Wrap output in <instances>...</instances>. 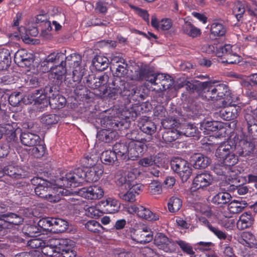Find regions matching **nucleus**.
Here are the masks:
<instances>
[{
	"mask_svg": "<svg viewBox=\"0 0 257 257\" xmlns=\"http://www.w3.org/2000/svg\"><path fill=\"white\" fill-rule=\"evenodd\" d=\"M154 72L149 67L145 66L140 68L139 70L135 71L132 79L136 81L145 80L151 83L153 77Z\"/></svg>",
	"mask_w": 257,
	"mask_h": 257,
	"instance_id": "4be33fe9",
	"label": "nucleus"
},
{
	"mask_svg": "<svg viewBox=\"0 0 257 257\" xmlns=\"http://www.w3.org/2000/svg\"><path fill=\"white\" fill-rule=\"evenodd\" d=\"M245 11L244 5L240 2L236 3L233 8V14L235 16L237 21L243 17V14Z\"/></svg>",
	"mask_w": 257,
	"mask_h": 257,
	"instance_id": "4d7b16f0",
	"label": "nucleus"
},
{
	"mask_svg": "<svg viewBox=\"0 0 257 257\" xmlns=\"http://www.w3.org/2000/svg\"><path fill=\"white\" fill-rule=\"evenodd\" d=\"M151 26L158 31H168L172 28L173 22L169 18H164L160 21H158L156 16L153 15L151 18Z\"/></svg>",
	"mask_w": 257,
	"mask_h": 257,
	"instance_id": "393cba45",
	"label": "nucleus"
},
{
	"mask_svg": "<svg viewBox=\"0 0 257 257\" xmlns=\"http://www.w3.org/2000/svg\"><path fill=\"white\" fill-rule=\"evenodd\" d=\"M103 170L101 166H96L88 168L85 171L84 181L87 182H95L97 181L102 176Z\"/></svg>",
	"mask_w": 257,
	"mask_h": 257,
	"instance_id": "a878e982",
	"label": "nucleus"
},
{
	"mask_svg": "<svg viewBox=\"0 0 257 257\" xmlns=\"http://www.w3.org/2000/svg\"><path fill=\"white\" fill-rule=\"evenodd\" d=\"M186 111L187 112V115L193 118L199 116L201 113L200 107L194 103H191L187 106Z\"/></svg>",
	"mask_w": 257,
	"mask_h": 257,
	"instance_id": "0e129e2a",
	"label": "nucleus"
},
{
	"mask_svg": "<svg viewBox=\"0 0 257 257\" xmlns=\"http://www.w3.org/2000/svg\"><path fill=\"white\" fill-rule=\"evenodd\" d=\"M51 246H56L57 253H62L73 246L72 241L67 238H51L49 242Z\"/></svg>",
	"mask_w": 257,
	"mask_h": 257,
	"instance_id": "b1692460",
	"label": "nucleus"
},
{
	"mask_svg": "<svg viewBox=\"0 0 257 257\" xmlns=\"http://www.w3.org/2000/svg\"><path fill=\"white\" fill-rule=\"evenodd\" d=\"M137 215L141 218L152 222L157 221L160 218V215L158 213H154L143 206H139Z\"/></svg>",
	"mask_w": 257,
	"mask_h": 257,
	"instance_id": "72a5a7b5",
	"label": "nucleus"
},
{
	"mask_svg": "<svg viewBox=\"0 0 257 257\" xmlns=\"http://www.w3.org/2000/svg\"><path fill=\"white\" fill-rule=\"evenodd\" d=\"M182 31L184 34L193 38L199 37L201 34V30L190 22H185L182 26Z\"/></svg>",
	"mask_w": 257,
	"mask_h": 257,
	"instance_id": "ea45409f",
	"label": "nucleus"
},
{
	"mask_svg": "<svg viewBox=\"0 0 257 257\" xmlns=\"http://www.w3.org/2000/svg\"><path fill=\"white\" fill-rule=\"evenodd\" d=\"M238 115V110L236 107L224 108L219 111L220 116L225 120H233L236 118Z\"/></svg>",
	"mask_w": 257,
	"mask_h": 257,
	"instance_id": "a19ab883",
	"label": "nucleus"
},
{
	"mask_svg": "<svg viewBox=\"0 0 257 257\" xmlns=\"http://www.w3.org/2000/svg\"><path fill=\"white\" fill-rule=\"evenodd\" d=\"M210 32L214 36L222 37L225 35L226 29L222 23L215 22L211 26Z\"/></svg>",
	"mask_w": 257,
	"mask_h": 257,
	"instance_id": "de8ad7c7",
	"label": "nucleus"
},
{
	"mask_svg": "<svg viewBox=\"0 0 257 257\" xmlns=\"http://www.w3.org/2000/svg\"><path fill=\"white\" fill-rule=\"evenodd\" d=\"M178 244L181 251L189 257H196L197 256L192 245L186 241L179 239L176 240V245Z\"/></svg>",
	"mask_w": 257,
	"mask_h": 257,
	"instance_id": "e433bc0d",
	"label": "nucleus"
},
{
	"mask_svg": "<svg viewBox=\"0 0 257 257\" xmlns=\"http://www.w3.org/2000/svg\"><path fill=\"white\" fill-rule=\"evenodd\" d=\"M11 63L10 51L7 49L0 50V70H6Z\"/></svg>",
	"mask_w": 257,
	"mask_h": 257,
	"instance_id": "4c0bfd02",
	"label": "nucleus"
},
{
	"mask_svg": "<svg viewBox=\"0 0 257 257\" xmlns=\"http://www.w3.org/2000/svg\"><path fill=\"white\" fill-rule=\"evenodd\" d=\"M97 161L98 157L96 155L87 153L80 160V163L82 167L88 169L96 166Z\"/></svg>",
	"mask_w": 257,
	"mask_h": 257,
	"instance_id": "c9c22d12",
	"label": "nucleus"
},
{
	"mask_svg": "<svg viewBox=\"0 0 257 257\" xmlns=\"http://www.w3.org/2000/svg\"><path fill=\"white\" fill-rule=\"evenodd\" d=\"M161 124L166 130L177 128L180 125L179 121L176 118L172 117L164 118L161 121Z\"/></svg>",
	"mask_w": 257,
	"mask_h": 257,
	"instance_id": "5fc2aeb1",
	"label": "nucleus"
},
{
	"mask_svg": "<svg viewBox=\"0 0 257 257\" xmlns=\"http://www.w3.org/2000/svg\"><path fill=\"white\" fill-rule=\"evenodd\" d=\"M155 244L160 249L166 252H173L176 251V241L169 238L163 233H158L154 238Z\"/></svg>",
	"mask_w": 257,
	"mask_h": 257,
	"instance_id": "1a4fd4ad",
	"label": "nucleus"
},
{
	"mask_svg": "<svg viewBox=\"0 0 257 257\" xmlns=\"http://www.w3.org/2000/svg\"><path fill=\"white\" fill-rule=\"evenodd\" d=\"M167 205L169 212L175 213L180 209L182 201L179 197L172 196L168 200Z\"/></svg>",
	"mask_w": 257,
	"mask_h": 257,
	"instance_id": "49530a36",
	"label": "nucleus"
},
{
	"mask_svg": "<svg viewBox=\"0 0 257 257\" xmlns=\"http://www.w3.org/2000/svg\"><path fill=\"white\" fill-rule=\"evenodd\" d=\"M116 185L120 188V191L127 190L131 187V181L127 180L125 176H121L116 181Z\"/></svg>",
	"mask_w": 257,
	"mask_h": 257,
	"instance_id": "338daca9",
	"label": "nucleus"
},
{
	"mask_svg": "<svg viewBox=\"0 0 257 257\" xmlns=\"http://www.w3.org/2000/svg\"><path fill=\"white\" fill-rule=\"evenodd\" d=\"M78 194L88 200H97L103 197L104 192L100 186L92 185L80 189Z\"/></svg>",
	"mask_w": 257,
	"mask_h": 257,
	"instance_id": "f8f14e48",
	"label": "nucleus"
},
{
	"mask_svg": "<svg viewBox=\"0 0 257 257\" xmlns=\"http://www.w3.org/2000/svg\"><path fill=\"white\" fill-rule=\"evenodd\" d=\"M184 136L188 137H196L199 138L200 132L194 124L188 123L182 125L181 132Z\"/></svg>",
	"mask_w": 257,
	"mask_h": 257,
	"instance_id": "79ce46f5",
	"label": "nucleus"
},
{
	"mask_svg": "<svg viewBox=\"0 0 257 257\" xmlns=\"http://www.w3.org/2000/svg\"><path fill=\"white\" fill-rule=\"evenodd\" d=\"M236 145V154L240 156L246 157L252 154L255 149L254 142L248 141L247 136L242 133L235 139Z\"/></svg>",
	"mask_w": 257,
	"mask_h": 257,
	"instance_id": "0eeeda50",
	"label": "nucleus"
},
{
	"mask_svg": "<svg viewBox=\"0 0 257 257\" xmlns=\"http://www.w3.org/2000/svg\"><path fill=\"white\" fill-rule=\"evenodd\" d=\"M234 48L235 46L230 44L222 45L218 44L216 56L221 57L222 60H224L226 57L231 54V53H232L233 51L235 50Z\"/></svg>",
	"mask_w": 257,
	"mask_h": 257,
	"instance_id": "37998d69",
	"label": "nucleus"
},
{
	"mask_svg": "<svg viewBox=\"0 0 257 257\" xmlns=\"http://www.w3.org/2000/svg\"><path fill=\"white\" fill-rule=\"evenodd\" d=\"M120 205L118 200L109 197L105 200H102L99 207L104 213L113 214L119 210Z\"/></svg>",
	"mask_w": 257,
	"mask_h": 257,
	"instance_id": "dca6fc26",
	"label": "nucleus"
},
{
	"mask_svg": "<svg viewBox=\"0 0 257 257\" xmlns=\"http://www.w3.org/2000/svg\"><path fill=\"white\" fill-rule=\"evenodd\" d=\"M213 171L218 175L225 176L226 177L231 176V173L233 172V171L229 170L225 166H221L219 165L215 166Z\"/></svg>",
	"mask_w": 257,
	"mask_h": 257,
	"instance_id": "774afa93",
	"label": "nucleus"
},
{
	"mask_svg": "<svg viewBox=\"0 0 257 257\" xmlns=\"http://www.w3.org/2000/svg\"><path fill=\"white\" fill-rule=\"evenodd\" d=\"M23 232L28 237L37 236L40 234V229L35 224H26L22 228Z\"/></svg>",
	"mask_w": 257,
	"mask_h": 257,
	"instance_id": "c03bdc74",
	"label": "nucleus"
},
{
	"mask_svg": "<svg viewBox=\"0 0 257 257\" xmlns=\"http://www.w3.org/2000/svg\"><path fill=\"white\" fill-rule=\"evenodd\" d=\"M141 130L144 133L152 135L157 129L156 125L151 120L147 119L143 121L140 126Z\"/></svg>",
	"mask_w": 257,
	"mask_h": 257,
	"instance_id": "603ef678",
	"label": "nucleus"
},
{
	"mask_svg": "<svg viewBox=\"0 0 257 257\" xmlns=\"http://www.w3.org/2000/svg\"><path fill=\"white\" fill-rule=\"evenodd\" d=\"M92 64L97 71H102L107 68L109 64L108 58L101 55H96L92 60Z\"/></svg>",
	"mask_w": 257,
	"mask_h": 257,
	"instance_id": "58836bf2",
	"label": "nucleus"
},
{
	"mask_svg": "<svg viewBox=\"0 0 257 257\" xmlns=\"http://www.w3.org/2000/svg\"><path fill=\"white\" fill-rule=\"evenodd\" d=\"M213 181L212 176L207 172L197 174L194 178L193 187L196 189L203 188L209 186Z\"/></svg>",
	"mask_w": 257,
	"mask_h": 257,
	"instance_id": "a211bd4d",
	"label": "nucleus"
},
{
	"mask_svg": "<svg viewBox=\"0 0 257 257\" xmlns=\"http://www.w3.org/2000/svg\"><path fill=\"white\" fill-rule=\"evenodd\" d=\"M238 240L241 244L250 248L257 244V239L255 235L250 232H243L238 237Z\"/></svg>",
	"mask_w": 257,
	"mask_h": 257,
	"instance_id": "c756f323",
	"label": "nucleus"
},
{
	"mask_svg": "<svg viewBox=\"0 0 257 257\" xmlns=\"http://www.w3.org/2000/svg\"><path fill=\"white\" fill-rule=\"evenodd\" d=\"M113 151L117 157L121 159L130 160V142L120 141L115 143L113 146Z\"/></svg>",
	"mask_w": 257,
	"mask_h": 257,
	"instance_id": "6ab92c4d",
	"label": "nucleus"
},
{
	"mask_svg": "<svg viewBox=\"0 0 257 257\" xmlns=\"http://www.w3.org/2000/svg\"><path fill=\"white\" fill-rule=\"evenodd\" d=\"M180 136V132L177 128L166 130L162 135V138L166 143H169L176 140Z\"/></svg>",
	"mask_w": 257,
	"mask_h": 257,
	"instance_id": "a18cd8bd",
	"label": "nucleus"
},
{
	"mask_svg": "<svg viewBox=\"0 0 257 257\" xmlns=\"http://www.w3.org/2000/svg\"><path fill=\"white\" fill-rule=\"evenodd\" d=\"M202 127L207 132H219L218 135H222V132L225 133L226 128L224 124L218 121H209L204 120L201 123Z\"/></svg>",
	"mask_w": 257,
	"mask_h": 257,
	"instance_id": "cd10ccee",
	"label": "nucleus"
},
{
	"mask_svg": "<svg viewBox=\"0 0 257 257\" xmlns=\"http://www.w3.org/2000/svg\"><path fill=\"white\" fill-rule=\"evenodd\" d=\"M2 217L6 218L10 228L13 225H19L23 222V219L21 216L14 213H3Z\"/></svg>",
	"mask_w": 257,
	"mask_h": 257,
	"instance_id": "3c124183",
	"label": "nucleus"
},
{
	"mask_svg": "<svg viewBox=\"0 0 257 257\" xmlns=\"http://www.w3.org/2000/svg\"><path fill=\"white\" fill-rule=\"evenodd\" d=\"M64 59H65L67 60H69V57L65 56V54L63 53L60 52V53H56L53 52L50 54L49 55H48L45 59L47 60V61L50 63L51 64L52 63H59L60 62V63H62V62H66L65 61H64Z\"/></svg>",
	"mask_w": 257,
	"mask_h": 257,
	"instance_id": "09e8293b",
	"label": "nucleus"
},
{
	"mask_svg": "<svg viewBox=\"0 0 257 257\" xmlns=\"http://www.w3.org/2000/svg\"><path fill=\"white\" fill-rule=\"evenodd\" d=\"M167 112L165 108L161 105L155 107L153 112L154 119H160L161 121L166 117Z\"/></svg>",
	"mask_w": 257,
	"mask_h": 257,
	"instance_id": "e2e57ef3",
	"label": "nucleus"
},
{
	"mask_svg": "<svg viewBox=\"0 0 257 257\" xmlns=\"http://www.w3.org/2000/svg\"><path fill=\"white\" fill-rule=\"evenodd\" d=\"M111 86L101 87L102 92L100 95L103 98L115 99L118 94L125 97L129 101L130 110H128L129 115H125L126 118L136 117L138 114L143 112V107L146 104L142 102L145 99V96L142 91V88L138 87L132 82H127L124 78L114 77L111 83Z\"/></svg>",
	"mask_w": 257,
	"mask_h": 257,
	"instance_id": "f257e3e1",
	"label": "nucleus"
},
{
	"mask_svg": "<svg viewBox=\"0 0 257 257\" xmlns=\"http://www.w3.org/2000/svg\"><path fill=\"white\" fill-rule=\"evenodd\" d=\"M235 153H236V152H234L221 160L224 165L230 171H232V167L234 166L238 161V157Z\"/></svg>",
	"mask_w": 257,
	"mask_h": 257,
	"instance_id": "864d4df0",
	"label": "nucleus"
},
{
	"mask_svg": "<svg viewBox=\"0 0 257 257\" xmlns=\"http://www.w3.org/2000/svg\"><path fill=\"white\" fill-rule=\"evenodd\" d=\"M202 98L207 100L217 101L222 100L224 105H231L233 102V94L229 86L215 80L205 81Z\"/></svg>",
	"mask_w": 257,
	"mask_h": 257,
	"instance_id": "f03ea898",
	"label": "nucleus"
},
{
	"mask_svg": "<svg viewBox=\"0 0 257 257\" xmlns=\"http://www.w3.org/2000/svg\"><path fill=\"white\" fill-rule=\"evenodd\" d=\"M145 139L140 141L130 142V159L135 160L142 156L147 150Z\"/></svg>",
	"mask_w": 257,
	"mask_h": 257,
	"instance_id": "4468645a",
	"label": "nucleus"
},
{
	"mask_svg": "<svg viewBox=\"0 0 257 257\" xmlns=\"http://www.w3.org/2000/svg\"><path fill=\"white\" fill-rule=\"evenodd\" d=\"M54 86H46L42 90H36L35 93V103L39 105L40 109H44L49 105L51 108L60 109L64 107L66 103V98L59 95L58 90H53Z\"/></svg>",
	"mask_w": 257,
	"mask_h": 257,
	"instance_id": "7ed1b4c3",
	"label": "nucleus"
},
{
	"mask_svg": "<svg viewBox=\"0 0 257 257\" xmlns=\"http://www.w3.org/2000/svg\"><path fill=\"white\" fill-rule=\"evenodd\" d=\"M131 237L137 243L144 244L153 240V233L149 228L145 227L142 230H136Z\"/></svg>",
	"mask_w": 257,
	"mask_h": 257,
	"instance_id": "2eb2a0df",
	"label": "nucleus"
},
{
	"mask_svg": "<svg viewBox=\"0 0 257 257\" xmlns=\"http://www.w3.org/2000/svg\"><path fill=\"white\" fill-rule=\"evenodd\" d=\"M100 160L106 165H118L117 157L113 151L110 150L103 151L101 154Z\"/></svg>",
	"mask_w": 257,
	"mask_h": 257,
	"instance_id": "2f4dec72",
	"label": "nucleus"
},
{
	"mask_svg": "<svg viewBox=\"0 0 257 257\" xmlns=\"http://www.w3.org/2000/svg\"><path fill=\"white\" fill-rule=\"evenodd\" d=\"M191 165L196 169H205L209 165L211 160L209 158L201 154H195L191 157Z\"/></svg>",
	"mask_w": 257,
	"mask_h": 257,
	"instance_id": "aec40b11",
	"label": "nucleus"
},
{
	"mask_svg": "<svg viewBox=\"0 0 257 257\" xmlns=\"http://www.w3.org/2000/svg\"><path fill=\"white\" fill-rule=\"evenodd\" d=\"M85 171L82 168H78L73 172L66 174L65 177L62 178L58 184L59 187H75L78 184L82 183L85 180Z\"/></svg>",
	"mask_w": 257,
	"mask_h": 257,
	"instance_id": "20e7f679",
	"label": "nucleus"
},
{
	"mask_svg": "<svg viewBox=\"0 0 257 257\" xmlns=\"http://www.w3.org/2000/svg\"><path fill=\"white\" fill-rule=\"evenodd\" d=\"M53 217H45L43 218L38 221V226L40 229L46 231L51 232L52 224Z\"/></svg>",
	"mask_w": 257,
	"mask_h": 257,
	"instance_id": "13d9d810",
	"label": "nucleus"
},
{
	"mask_svg": "<svg viewBox=\"0 0 257 257\" xmlns=\"http://www.w3.org/2000/svg\"><path fill=\"white\" fill-rule=\"evenodd\" d=\"M103 123V127L107 131L122 130L124 125V120L118 121V120L110 119L109 117L104 118L101 120Z\"/></svg>",
	"mask_w": 257,
	"mask_h": 257,
	"instance_id": "473e14b6",
	"label": "nucleus"
},
{
	"mask_svg": "<svg viewBox=\"0 0 257 257\" xmlns=\"http://www.w3.org/2000/svg\"><path fill=\"white\" fill-rule=\"evenodd\" d=\"M236 136L221 143L216 150V156L220 160L236 150Z\"/></svg>",
	"mask_w": 257,
	"mask_h": 257,
	"instance_id": "9b49d317",
	"label": "nucleus"
},
{
	"mask_svg": "<svg viewBox=\"0 0 257 257\" xmlns=\"http://www.w3.org/2000/svg\"><path fill=\"white\" fill-rule=\"evenodd\" d=\"M59 116L55 114H44L41 118V122L46 125H51L58 122Z\"/></svg>",
	"mask_w": 257,
	"mask_h": 257,
	"instance_id": "bf43d9fd",
	"label": "nucleus"
},
{
	"mask_svg": "<svg viewBox=\"0 0 257 257\" xmlns=\"http://www.w3.org/2000/svg\"><path fill=\"white\" fill-rule=\"evenodd\" d=\"M31 183L36 186L35 192L37 195L42 198H47L51 195L50 191L51 189V183L46 180L36 177L31 179Z\"/></svg>",
	"mask_w": 257,
	"mask_h": 257,
	"instance_id": "9d476101",
	"label": "nucleus"
},
{
	"mask_svg": "<svg viewBox=\"0 0 257 257\" xmlns=\"http://www.w3.org/2000/svg\"><path fill=\"white\" fill-rule=\"evenodd\" d=\"M86 213L88 216L97 219L102 216L104 213L100 208H97V207L95 206H91L88 207L86 209Z\"/></svg>",
	"mask_w": 257,
	"mask_h": 257,
	"instance_id": "680f3d73",
	"label": "nucleus"
},
{
	"mask_svg": "<svg viewBox=\"0 0 257 257\" xmlns=\"http://www.w3.org/2000/svg\"><path fill=\"white\" fill-rule=\"evenodd\" d=\"M51 232L58 233L65 231L68 227L67 221L60 218H53L52 219Z\"/></svg>",
	"mask_w": 257,
	"mask_h": 257,
	"instance_id": "f704fd0d",
	"label": "nucleus"
},
{
	"mask_svg": "<svg viewBox=\"0 0 257 257\" xmlns=\"http://www.w3.org/2000/svg\"><path fill=\"white\" fill-rule=\"evenodd\" d=\"M51 240V238L48 240H45V244L41 250L42 253L45 255L49 256H53L54 253H57L56 246H53L50 245V241Z\"/></svg>",
	"mask_w": 257,
	"mask_h": 257,
	"instance_id": "69168bd1",
	"label": "nucleus"
},
{
	"mask_svg": "<svg viewBox=\"0 0 257 257\" xmlns=\"http://www.w3.org/2000/svg\"><path fill=\"white\" fill-rule=\"evenodd\" d=\"M20 140L23 145L28 147H33L41 143L39 136L30 132L22 133Z\"/></svg>",
	"mask_w": 257,
	"mask_h": 257,
	"instance_id": "bb28decb",
	"label": "nucleus"
},
{
	"mask_svg": "<svg viewBox=\"0 0 257 257\" xmlns=\"http://www.w3.org/2000/svg\"><path fill=\"white\" fill-rule=\"evenodd\" d=\"M232 197L227 192H220L213 195L211 199V202L217 207L223 208L228 204Z\"/></svg>",
	"mask_w": 257,
	"mask_h": 257,
	"instance_id": "412c9836",
	"label": "nucleus"
},
{
	"mask_svg": "<svg viewBox=\"0 0 257 257\" xmlns=\"http://www.w3.org/2000/svg\"><path fill=\"white\" fill-rule=\"evenodd\" d=\"M171 168L177 173L183 182H186L192 174V169L185 160L175 158L171 163Z\"/></svg>",
	"mask_w": 257,
	"mask_h": 257,
	"instance_id": "423d86ee",
	"label": "nucleus"
},
{
	"mask_svg": "<svg viewBox=\"0 0 257 257\" xmlns=\"http://www.w3.org/2000/svg\"><path fill=\"white\" fill-rule=\"evenodd\" d=\"M66 62H62L53 68L49 74L48 78L54 86L60 85L66 73Z\"/></svg>",
	"mask_w": 257,
	"mask_h": 257,
	"instance_id": "ddd939ff",
	"label": "nucleus"
},
{
	"mask_svg": "<svg viewBox=\"0 0 257 257\" xmlns=\"http://www.w3.org/2000/svg\"><path fill=\"white\" fill-rule=\"evenodd\" d=\"M244 119L247 128V137L252 140H257V119L251 113H245Z\"/></svg>",
	"mask_w": 257,
	"mask_h": 257,
	"instance_id": "f3484780",
	"label": "nucleus"
},
{
	"mask_svg": "<svg viewBox=\"0 0 257 257\" xmlns=\"http://www.w3.org/2000/svg\"><path fill=\"white\" fill-rule=\"evenodd\" d=\"M254 222V218L249 211L242 214L236 223L238 229L243 230L251 226Z\"/></svg>",
	"mask_w": 257,
	"mask_h": 257,
	"instance_id": "c85d7f7f",
	"label": "nucleus"
},
{
	"mask_svg": "<svg viewBox=\"0 0 257 257\" xmlns=\"http://www.w3.org/2000/svg\"><path fill=\"white\" fill-rule=\"evenodd\" d=\"M224 217L219 220L220 224L227 230H232L235 226V220L229 216L224 214Z\"/></svg>",
	"mask_w": 257,
	"mask_h": 257,
	"instance_id": "052dcab7",
	"label": "nucleus"
},
{
	"mask_svg": "<svg viewBox=\"0 0 257 257\" xmlns=\"http://www.w3.org/2000/svg\"><path fill=\"white\" fill-rule=\"evenodd\" d=\"M77 66L72 71V80L73 83L70 82L69 87H76L75 93L77 95H84L86 88L83 85L78 86L85 72V69L80 66V62L77 61Z\"/></svg>",
	"mask_w": 257,
	"mask_h": 257,
	"instance_id": "6e6552de",
	"label": "nucleus"
},
{
	"mask_svg": "<svg viewBox=\"0 0 257 257\" xmlns=\"http://www.w3.org/2000/svg\"><path fill=\"white\" fill-rule=\"evenodd\" d=\"M246 204V203L242 204L237 201H233L228 204L227 209L231 213H238L243 210Z\"/></svg>",
	"mask_w": 257,
	"mask_h": 257,
	"instance_id": "6e6d98bb",
	"label": "nucleus"
},
{
	"mask_svg": "<svg viewBox=\"0 0 257 257\" xmlns=\"http://www.w3.org/2000/svg\"><path fill=\"white\" fill-rule=\"evenodd\" d=\"M203 83H205V82H200L199 81H195L192 83L187 81L185 84L186 88L187 90L191 92L196 91L197 93L200 94L201 97H202V93L204 87H203Z\"/></svg>",
	"mask_w": 257,
	"mask_h": 257,
	"instance_id": "8fccbe9b",
	"label": "nucleus"
},
{
	"mask_svg": "<svg viewBox=\"0 0 257 257\" xmlns=\"http://www.w3.org/2000/svg\"><path fill=\"white\" fill-rule=\"evenodd\" d=\"M142 186L139 185H133L126 192L120 191L118 193V197L120 199L124 201L134 202L136 200V196L139 194Z\"/></svg>",
	"mask_w": 257,
	"mask_h": 257,
	"instance_id": "5701e85b",
	"label": "nucleus"
},
{
	"mask_svg": "<svg viewBox=\"0 0 257 257\" xmlns=\"http://www.w3.org/2000/svg\"><path fill=\"white\" fill-rule=\"evenodd\" d=\"M17 124L15 122L12 124L7 123L2 125L3 136L4 135L8 142L15 141L17 139L16 131Z\"/></svg>",
	"mask_w": 257,
	"mask_h": 257,
	"instance_id": "7c9ffc66",
	"label": "nucleus"
},
{
	"mask_svg": "<svg viewBox=\"0 0 257 257\" xmlns=\"http://www.w3.org/2000/svg\"><path fill=\"white\" fill-rule=\"evenodd\" d=\"M109 78L108 75L106 73L97 76L93 74L89 75L85 78V84L94 90V93L96 95L103 98V97L100 95V93L102 92L101 88L102 87H106L109 81Z\"/></svg>",
	"mask_w": 257,
	"mask_h": 257,
	"instance_id": "39448f33",
	"label": "nucleus"
}]
</instances>
